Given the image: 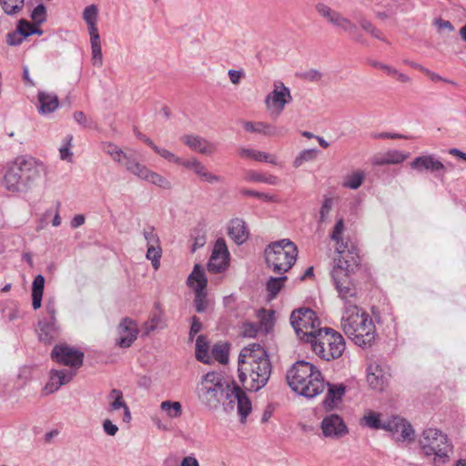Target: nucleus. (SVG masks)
Wrapping results in <instances>:
<instances>
[{
	"label": "nucleus",
	"instance_id": "f03ea898",
	"mask_svg": "<svg viewBox=\"0 0 466 466\" xmlns=\"http://www.w3.org/2000/svg\"><path fill=\"white\" fill-rule=\"evenodd\" d=\"M272 366L266 350L257 343L245 347L238 356V379L249 391L264 388L271 375Z\"/></svg>",
	"mask_w": 466,
	"mask_h": 466
},
{
	"label": "nucleus",
	"instance_id": "cd10ccee",
	"mask_svg": "<svg viewBox=\"0 0 466 466\" xmlns=\"http://www.w3.org/2000/svg\"><path fill=\"white\" fill-rule=\"evenodd\" d=\"M346 391L343 384L328 383V392L323 401L326 410H333L342 400Z\"/></svg>",
	"mask_w": 466,
	"mask_h": 466
},
{
	"label": "nucleus",
	"instance_id": "7c9ffc66",
	"mask_svg": "<svg viewBox=\"0 0 466 466\" xmlns=\"http://www.w3.org/2000/svg\"><path fill=\"white\" fill-rule=\"evenodd\" d=\"M141 179L146 180L163 189H171V182L164 176L147 168Z\"/></svg>",
	"mask_w": 466,
	"mask_h": 466
},
{
	"label": "nucleus",
	"instance_id": "4d7b16f0",
	"mask_svg": "<svg viewBox=\"0 0 466 466\" xmlns=\"http://www.w3.org/2000/svg\"><path fill=\"white\" fill-rule=\"evenodd\" d=\"M161 323V318L158 315H154L147 323H146V333L155 330L159 327Z\"/></svg>",
	"mask_w": 466,
	"mask_h": 466
},
{
	"label": "nucleus",
	"instance_id": "9d476101",
	"mask_svg": "<svg viewBox=\"0 0 466 466\" xmlns=\"http://www.w3.org/2000/svg\"><path fill=\"white\" fill-rule=\"evenodd\" d=\"M289 319L298 338L308 343L322 329L316 313L309 308L293 310Z\"/></svg>",
	"mask_w": 466,
	"mask_h": 466
},
{
	"label": "nucleus",
	"instance_id": "f704fd0d",
	"mask_svg": "<svg viewBox=\"0 0 466 466\" xmlns=\"http://www.w3.org/2000/svg\"><path fill=\"white\" fill-rule=\"evenodd\" d=\"M381 415L375 411H369L366 415L361 419V422L370 428L375 430H383V424H385V420L380 419Z\"/></svg>",
	"mask_w": 466,
	"mask_h": 466
},
{
	"label": "nucleus",
	"instance_id": "a878e982",
	"mask_svg": "<svg viewBox=\"0 0 466 466\" xmlns=\"http://www.w3.org/2000/svg\"><path fill=\"white\" fill-rule=\"evenodd\" d=\"M109 400V406L107 411L112 412L119 409L124 410L123 421L128 423L131 420V412L124 400L123 393L121 390L113 389L107 396Z\"/></svg>",
	"mask_w": 466,
	"mask_h": 466
},
{
	"label": "nucleus",
	"instance_id": "5fc2aeb1",
	"mask_svg": "<svg viewBox=\"0 0 466 466\" xmlns=\"http://www.w3.org/2000/svg\"><path fill=\"white\" fill-rule=\"evenodd\" d=\"M92 52V64L95 66L100 67L103 65V55L101 46H91Z\"/></svg>",
	"mask_w": 466,
	"mask_h": 466
},
{
	"label": "nucleus",
	"instance_id": "c03bdc74",
	"mask_svg": "<svg viewBox=\"0 0 466 466\" xmlns=\"http://www.w3.org/2000/svg\"><path fill=\"white\" fill-rule=\"evenodd\" d=\"M0 3L7 15L15 14L24 5V0H0Z\"/></svg>",
	"mask_w": 466,
	"mask_h": 466
},
{
	"label": "nucleus",
	"instance_id": "bb28decb",
	"mask_svg": "<svg viewBox=\"0 0 466 466\" xmlns=\"http://www.w3.org/2000/svg\"><path fill=\"white\" fill-rule=\"evenodd\" d=\"M39 107L38 113L47 115L54 113L59 106L58 96L54 93L40 91L37 95Z\"/></svg>",
	"mask_w": 466,
	"mask_h": 466
},
{
	"label": "nucleus",
	"instance_id": "3c124183",
	"mask_svg": "<svg viewBox=\"0 0 466 466\" xmlns=\"http://www.w3.org/2000/svg\"><path fill=\"white\" fill-rule=\"evenodd\" d=\"M333 207V199L326 198L319 210V222L323 223L328 218Z\"/></svg>",
	"mask_w": 466,
	"mask_h": 466
},
{
	"label": "nucleus",
	"instance_id": "4be33fe9",
	"mask_svg": "<svg viewBox=\"0 0 466 466\" xmlns=\"http://www.w3.org/2000/svg\"><path fill=\"white\" fill-rule=\"evenodd\" d=\"M76 375L75 371L67 370H51L49 380L44 388L46 394L57 391L60 387L68 383Z\"/></svg>",
	"mask_w": 466,
	"mask_h": 466
},
{
	"label": "nucleus",
	"instance_id": "49530a36",
	"mask_svg": "<svg viewBox=\"0 0 466 466\" xmlns=\"http://www.w3.org/2000/svg\"><path fill=\"white\" fill-rule=\"evenodd\" d=\"M17 32L23 37H27L32 35L33 34H41L42 31L40 29L35 28L32 24L25 20H21L17 26Z\"/></svg>",
	"mask_w": 466,
	"mask_h": 466
},
{
	"label": "nucleus",
	"instance_id": "ddd939ff",
	"mask_svg": "<svg viewBox=\"0 0 466 466\" xmlns=\"http://www.w3.org/2000/svg\"><path fill=\"white\" fill-rule=\"evenodd\" d=\"M291 101L292 96L289 88L283 82L276 81L273 84V90L265 98V105L270 112V116L278 117Z\"/></svg>",
	"mask_w": 466,
	"mask_h": 466
},
{
	"label": "nucleus",
	"instance_id": "37998d69",
	"mask_svg": "<svg viewBox=\"0 0 466 466\" xmlns=\"http://www.w3.org/2000/svg\"><path fill=\"white\" fill-rule=\"evenodd\" d=\"M161 255L162 249L160 246L147 248L146 257L148 260H151L152 266L155 269L159 268Z\"/></svg>",
	"mask_w": 466,
	"mask_h": 466
},
{
	"label": "nucleus",
	"instance_id": "bf43d9fd",
	"mask_svg": "<svg viewBox=\"0 0 466 466\" xmlns=\"http://www.w3.org/2000/svg\"><path fill=\"white\" fill-rule=\"evenodd\" d=\"M201 328H202V324H201L199 319L196 316H193L190 331H189L190 339H193V338L200 331Z\"/></svg>",
	"mask_w": 466,
	"mask_h": 466
},
{
	"label": "nucleus",
	"instance_id": "680f3d73",
	"mask_svg": "<svg viewBox=\"0 0 466 466\" xmlns=\"http://www.w3.org/2000/svg\"><path fill=\"white\" fill-rule=\"evenodd\" d=\"M23 36L18 32L7 34L6 42L9 46H18L23 41Z\"/></svg>",
	"mask_w": 466,
	"mask_h": 466
},
{
	"label": "nucleus",
	"instance_id": "9b49d317",
	"mask_svg": "<svg viewBox=\"0 0 466 466\" xmlns=\"http://www.w3.org/2000/svg\"><path fill=\"white\" fill-rule=\"evenodd\" d=\"M317 12L328 20L333 26L339 28L341 31L348 33L351 35L352 39L356 42H362L361 35H358V27L355 23L344 16L338 11L333 10L329 5L319 3L316 5Z\"/></svg>",
	"mask_w": 466,
	"mask_h": 466
},
{
	"label": "nucleus",
	"instance_id": "f8f14e48",
	"mask_svg": "<svg viewBox=\"0 0 466 466\" xmlns=\"http://www.w3.org/2000/svg\"><path fill=\"white\" fill-rule=\"evenodd\" d=\"M187 282L195 291L194 304L196 311L198 313L204 312L208 305L206 292L208 280L204 268L200 265L196 264Z\"/></svg>",
	"mask_w": 466,
	"mask_h": 466
},
{
	"label": "nucleus",
	"instance_id": "a211bd4d",
	"mask_svg": "<svg viewBox=\"0 0 466 466\" xmlns=\"http://www.w3.org/2000/svg\"><path fill=\"white\" fill-rule=\"evenodd\" d=\"M321 430L328 438H341L349 432L345 422L338 414L326 416L321 421Z\"/></svg>",
	"mask_w": 466,
	"mask_h": 466
},
{
	"label": "nucleus",
	"instance_id": "a18cd8bd",
	"mask_svg": "<svg viewBox=\"0 0 466 466\" xmlns=\"http://www.w3.org/2000/svg\"><path fill=\"white\" fill-rule=\"evenodd\" d=\"M153 150L157 155H159L160 157H162L163 158L167 159L169 162L182 166V163H184V161H185V159H183L179 157H177L175 154H173L169 150H167L166 148L159 147L157 145L154 146Z\"/></svg>",
	"mask_w": 466,
	"mask_h": 466
},
{
	"label": "nucleus",
	"instance_id": "0eeeda50",
	"mask_svg": "<svg viewBox=\"0 0 466 466\" xmlns=\"http://www.w3.org/2000/svg\"><path fill=\"white\" fill-rule=\"evenodd\" d=\"M419 445L427 458H431L434 466H445L450 461L452 444L441 431L429 428L423 431Z\"/></svg>",
	"mask_w": 466,
	"mask_h": 466
},
{
	"label": "nucleus",
	"instance_id": "864d4df0",
	"mask_svg": "<svg viewBox=\"0 0 466 466\" xmlns=\"http://www.w3.org/2000/svg\"><path fill=\"white\" fill-rule=\"evenodd\" d=\"M31 17L34 21L38 24L43 23L46 20V7L40 4L32 12Z\"/></svg>",
	"mask_w": 466,
	"mask_h": 466
},
{
	"label": "nucleus",
	"instance_id": "13d9d810",
	"mask_svg": "<svg viewBox=\"0 0 466 466\" xmlns=\"http://www.w3.org/2000/svg\"><path fill=\"white\" fill-rule=\"evenodd\" d=\"M103 430L109 436H115L118 431V427L110 420L106 419L103 422Z\"/></svg>",
	"mask_w": 466,
	"mask_h": 466
},
{
	"label": "nucleus",
	"instance_id": "5701e85b",
	"mask_svg": "<svg viewBox=\"0 0 466 466\" xmlns=\"http://www.w3.org/2000/svg\"><path fill=\"white\" fill-rule=\"evenodd\" d=\"M181 141L190 149L203 155H212L216 150V146L207 139L195 135H184Z\"/></svg>",
	"mask_w": 466,
	"mask_h": 466
},
{
	"label": "nucleus",
	"instance_id": "393cba45",
	"mask_svg": "<svg viewBox=\"0 0 466 466\" xmlns=\"http://www.w3.org/2000/svg\"><path fill=\"white\" fill-rule=\"evenodd\" d=\"M228 233L230 238L238 245L243 244L248 238L246 222L238 218L230 220Z\"/></svg>",
	"mask_w": 466,
	"mask_h": 466
},
{
	"label": "nucleus",
	"instance_id": "052dcab7",
	"mask_svg": "<svg viewBox=\"0 0 466 466\" xmlns=\"http://www.w3.org/2000/svg\"><path fill=\"white\" fill-rule=\"evenodd\" d=\"M424 74H426L430 79L433 82H437V81H443V82H446V83H449V84H451L453 86H456L457 84L452 81V80H450V79H446V78H443L442 76H441L440 75L429 70L428 68L425 67L424 71L422 72Z\"/></svg>",
	"mask_w": 466,
	"mask_h": 466
},
{
	"label": "nucleus",
	"instance_id": "c756f323",
	"mask_svg": "<svg viewBox=\"0 0 466 466\" xmlns=\"http://www.w3.org/2000/svg\"><path fill=\"white\" fill-rule=\"evenodd\" d=\"M121 164L126 167L127 171L137 176L140 179L147 168L145 165L138 162L135 153H127V157H124V160Z\"/></svg>",
	"mask_w": 466,
	"mask_h": 466
},
{
	"label": "nucleus",
	"instance_id": "8fccbe9b",
	"mask_svg": "<svg viewBox=\"0 0 466 466\" xmlns=\"http://www.w3.org/2000/svg\"><path fill=\"white\" fill-rule=\"evenodd\" d=\"M73 118L84 128H91L94 125L92 118L87 116L83 111H76L73 114Z\"/></svg>",
	"mask_w": 466,
	"mask_h": 466
},
{
	"label": "nucleus",
	"instance_id": "72a5a7b5",
	"mask_svg": "<svg viewBox=\"0 0 466 466\" xmlns=\"http://www.w3.org/2000/svg\"><path fill=\"white\" fill-rule=\"evenodd\" d=\"M245 179L249 182H260L268 185H277L279 181L274 175H267L256 171L247 172Z\"/></svg>",
	"mask_w": 466,
	"mask_h": 466
},
{
	"label": "nucleus",
	"instance_id": "c85d7f7f",
	"mask_svg": "<svg viewBox=\"0 0 466 466\" xmlns=\"http://www.w3.org/2000/svg\"><path fill=\"white\" fill-rule=\"evenodd\" d=\"M45 288V278L38 274L35 277L32 283V306L34 309H38L42 305V298Z\"/></svg>",
	"mask_w": 466,
	"mask_h": 466
},
{
	"label": "nucleus",
	"instance_id": "ea45409f",
	"mask_svg": "<svg viewBox=\"0 0 466 466\" xmlns=\"http://www.w3.org/2000/svg\"><path fill=\"white\" fill-rule=\"evenodd\" d=\"M103 149L107 155L111 157L114 161L119 164H121L124 160V157H127V152H124L117 146L112 143L104 145Z\"/></svg>",
	"mask_w": 466,
	"mask_h": 466
},
{
	"label": "nucleus",
	"instance_id": "338daca9",
	"mask_svg": "<svg viewBox=\"0 0 466 466\" xmlns=\"http://www.w3.org/2000/svg\"><path fill=\"white\" fill-rule=\"evenodd\" d=\"M243 76V73L238 70H233L230 69L228 71V76L232 84L237 85L239 83L241 77Z\"/></svg>",
	"mask_w": 466,
	"mask_h": 466
},
{
	"label": "nucleus",
	"instance_id": "6e6d98bb",
	"mask_svg": "<svg viewBox=\"0 0 466 466\" xmlns=\"http://www.w3.org/2000/svg\"><path fill=\"white\" fill-rule=\"evenodd\" d=\"M302 77L311 82H317L322 78V73L317 69H309L302 74Z\"/></svg>",
	"mask_w": 466,
	"mask_h": 466
},
{
	"label": "nucleus",
	"instance_id": "de8ad7c7",
	"mask_svg": "<svg viewBox=\"0 0 466 466\" xmlns=\"http://www.w3.org/2000/svg\"><path fill=\"white\" fill-rule=\"evenodd\" d=\"M143 235L147 242V248L160 246L159 238L155 233V228L153 227H147L144 228Z\"/></svg>",
	"mask_w": 466,
	"mask_h": 466
},
{
	"label": "nucleus",
	"instance_id": "423d86ee",
	"mask_svg": "<svg viewBox=\"0 0 466 466\" xmlns=\"http://www.w3.org/2000/svg\"><path fill=\"white\" fill-rule=\"evenodd\" d=\"M287 381L292 390L306 398H314L325 389L320 371L305 360H299L292 365L287 372Z\"/></svg>",
	"mask_w": 466,
	"mask_h": 466
},
{
	"label": "nucleus",
	"instance_id": "774afa93",
	"mask_svg": "<svg viewBox=\"0 0 466 466\" xmlns=\"http://www.w3.org/2000/svg\"><path fill=\"white\" fill-rule=\"evenodd\" d=\"M181 466H199V464L196 458L187 456L183 459Z\"/></svg>",
	"mask_w": 466,
	"mask_h": 466
},
{
	"label": "nucleus",
	"instance_id": "58836bf2",
	"mask_svg": "<svg viewBox=\"0 0 466 466\" xmlns=\"http://www.w3.org/2000/svg\"><path fill=\"white\" fill-rule=\"evenodd\" d=\"M161 409L170 418H178L182 414V406L178 401L165 400L161 403Z\"/></svg>",
	"mask_w": 466,
	"mask_h": 466
},
{
	"label": "nucleus",
	"instance_id": "4c0bfd02",
	"mask_svg": "<svg viewBox=\"0 0 466 466\" xmlns=\"http://www.w3.org/2000/svg\"><path fill=\"white\" fill-rule=\"evenodd\" d=\"M287 279V277H279L273 278L271 277L267 282V290L268 292V296L270 299L276 298L278 293L280 291L283 287L284 281Z\"/></svg>",
	"mask_w": 466,
	"mask_h": 466
},
{
	"label": "nucleus",
	"instance_id": "412c9836",
	"mask_svg": "<svg viewBox=\"0 0 466 466\" xmlns=\"http://www.w3.org/2000/svg\"><path fill=\"white\" fill-rule=\"evenodd\" d=\"M390 374L380 365L370 364L368 368L367 381L370 388L382 391L388 386Z\"/></svg>",
	"mask_w": 466,
	"mask_h": 466
},
{
	"label": "nucleus",
	"instance_id": "aec40b11",
	"mask_svg": "<svg viewBox=\"0 0 466 466\" xmlns=\"http://www.w3.org/2000/svg\"><path fill=\"white\" fill-rule=\"evenodd\" d=\"M344 231V222H343V219H339L334 228H333V231L331 233V239L336 241V251H337V256L334 258H341L342 259V257L343 258L345 259L346 258V253H358L359 254V251H358V248L352 244V243H349L348 241H344L341 238L342 236V233Z\"/></svg>",
	"mask_w": 466,
	"mask_h": 466
},
{
	"label": "nucleus",
	"instance_id": "6ab92c4d",
	"mask_svg": "<svg viewBox=\"0 0 466 466\" xmlns=\"http://www.w3.org/2000/svg\"><path fill=\"white\" fill-rule=\"evenodd\" d=\"M117 334L116 345L120 348H128L137 338V325L132 319L125 318L117 326Z\"/></svg>",
	"mask_w": 466,
	"mask_h": 466
},
{
	"label": "nucleus",
	"instance_id": "20e7f679",
	"mask_svg": "<svg viewBox=\"0 0 466 466\" xmlns=\"http://www.w3.org/2000/svg\"><path fill=\"white\" fill-rule=\"evenodd\" d=\"M44 169L43 163L34 157H17L8 167L4 185L10 192H26L41 178Z\"/></svg>",
	"mask_w": 466,
	"mask_h": 466
},
{
	"label": "nucleus",
	"instance_id": "1a4fd4ad",
	"mask_svg": "<svg viewBox=\"0 0 466 466\" xmlns=\"http://www.w3.org/2000/svg\"><path fill=\"white\" fill-rule=\"evenodd\" d=\"M297 247L289 239L273 242L265 249L268 268L277 274L288 271L296 261Z\"/></svg>",
	"mask_w": 466,
	"mask_h": 466
},
{
	"label": "nucleus",
	"instance_id": "79ce46f5",
	"mask_svg": "<svg viewBox=\"0 0 466 466\" xmlns=\"http://www.w3.org/2000/svg\"><path fill=\"white\" fill-rule=\"evenodd\" d=\"M83 19L86 25L91 24H97L98 20V7L96 5H87L83 11Z\"/></svg>",
	"mask_w": 466,
	"mask_h": 466
},
{
	"label": "nucleus",
	"instance_id": "c9c22d12",
	"mask_svg": "<svg viewBox=\"0 0 466 466\" xmlns=\"http://www.w3.org/2000/svg\"><path fill=\"white\" fill-rule=\"evenodd\" d=\"M212 357L221 364L228 363V347L225 343H217L211 350Z\"/></svg>",
	"mask_w": 466,
	"mask_h": 466
},
{
	"label": "nucleus",
	"instance_id": "f3484780",
	"mask_svg": "<svg viewBox=\"0 0 466 466\" xmlns=\"http://www.w3.org/2000/svg\"><path fill=\"white\" fill-rule=\"evenodd\" d=\"M410 167L418 172L429 171L434 173L436 177L442 175L446 167L442 162L437 159L433 155H423L415 157L410 162Z\"/></svg>",
	"mask_w": 466,
	"mask_h": 466
},
{
	"label": "nucleus",
	"instance_id": "b1692460",
	"mask_svg": "<svg viewBox=\"0 0 466 466\" xmlns=\"http://www.w3.org/2000/svg\"><path fill=\"white\" fill-rule=\"evenodd\" d=\"M182 166L187 169H191L201 180L208 183H216L221 180V177L208 172L207 167L196 157L185 159Z\"/></svg>",
	"mask_w": 466,
	"mask_h": 466
},
{
	"label": "nucleus",
	"instance_id": "4468645a",
	"mask_svg": "<svg viewBox=\"0 0 466 466\" xmlns=\"http://www.w3.org/2000/svg\"><path fill=\"white\" fill-rule=\"evenodd\" d=\"M54 361L78 369L83 364L84 353L67 345H56L51 352Z\"/></svg>",
	"mask_w": 466,
	"mask_h": 466
},
{
	"label": "nucleus",
	"instance_id": "603ef678",
	"mask_svg": "<svg viewBox=\"0 0 466 466\" xmlns=\"http://www.w3.org/2000/svg\"><path fill=\"white\" fill-rule=\"evenodd\" d=\"M238 153H239L240 157H242L251 158L253 160L260 162V157H261L262 151H258V150L252 149V148L240 147L238 149Z\"/></svg>",
	"mask_w": 466,
	"mask_h": 466
},
{
	"label": "nucleus",
	"instance_id": "f257e3e1",
	"mask_svg": "<svg viewBox=\"0 0 466 466\" xmlns=\"http://www.w3.org/2000/svg\"><path fill=\"white\" fill-rule=\"evenodd\" d=\"M197 394L201 404L210 410H218L220 405H223L226 412H231L236 408L241 422H245L251 411V402L244 390L218 372L205 374L197 387Z\"/></svg>",
	"mask_w": 466,
	"mask_h": 466
},
{
	"label": "nucleus",
	"instance_id": "0e129e2a",
	"mask_svg": "<svg viewBox=\"0 0 466 466\" xmlns=\"http://www.w3.org/2000/svg\"><path fill=\"white\" fill-rule=\"evenodd\" d=\"M360 26L367 33L370 35L371 31L375 27L372 23L365 17H360L359 20Z\"/></svg>",
	"mask_w": 466,
	"mask_h": 466
},
{
	"label": "nucleus",
	"instance_id": "7ed1b4c3",
	"mask_svg": "<svg viewBox=\"0 0 466 466\" xmlns=\"http://www.w3.org/2000/svg\"><path fill=\"white\" fill-rule=\"evenodd\" d=\"M360 262V255L354 252L346 253L345 259L343 258L333 259L330 275L338 296L344 303V308L359 302L360 291L352 276L359 268Z\"/></svg>",
	"mask_w": 466,
	"mask_h": 466
},
{
	"label": "nucleus",
	"instance_id": "a19ab883",
	"mask_svg": "<svg viewBox=\"0 0 466 466\" xmlns=\"http://www.w3.org/2000/svg\"><path fill=\"white\" fill-rule=\"evenodd\" d=\"M317 157L316 149H305L301 151L299 156L294 159L293 166L299 167L305 162H309L315 159Z\"/></svg>",
	"mask_w": 466,
	"mask_h": 466
},
{
	"label": "nucleus",
	"instance_id": "2eb2a0df",
	"mask_svg": "<svg viewBox=\"0 0 466 466\" xmlns=\"http://www.w3.org/2000/svg\"><path fill=\"white\" fill-rule=\"evenodd\" d=\"M383 430L390 431L396 441L404 442L406 441H412L414 440V430L412 426L399 416H391L385 420Z\"/></svg>",
	"mask_w": 466,
	"mask_h": 466
},
{
	"label": "nucleus",
	"instance_id": "09e8293b",
	"mask_svg": "<svg viewBox=\"0 0 466 466\" xmlns=\"http://www.w3.org/2000/svg\"><path fill=\"white\" fill-rule=\"evenodd\" d=\"M389 164H400L409 157V154L399 150H390L386 153Z\"/></svg>",
	"mask_w": 466,
	"mask_h": 466
},
{
	"label": "nucleus",
	"instance_id": "e433bc0d",
	"mask_svg": "<svg viewBox=\"0 0 466 466\" xmlns=\"http://www.w3.org/2000/svg\"><path fill=\"white\" fill-rule=\"evenodd\" d=\"M364 178H365V174L363 171L359 170V171L353 172L352 174L349 175L346 177V179L343 183V186L345 187H348L350 189H357L362 185Z\"/></svg>",
	"mask_w": 466,
	"mask_h": 466
},
{
	"label": "nucleus",
	"instance_id": "dca6fc26",
	"mask_svg": "<svg viewBox=\"0 0 466 466\" xmlns=\"http://www.w3.org/2000/svg\"><path fill=\"white\" fill-rule=\"evenodd\" d=\"M229 252L223 238H218L214 246L211 257L208 263L209 272L218 273L228 267Z\"/></svg>",
	"mask_w": 466,
	"mask_h": 466
},
{
	"label": "nucleus",
	"instance_id": "69168bd1",
	"mask_svg": "<svg viewBox=\"0 0 466 466\" xmlns=\"http://www.w3.org/2000/svg\"><path fill=\"white\" fill-rule=\"evenodd\" d=\"M370 65L376 68H380V69H382L384 70L387 74L389 75H391V73H396V69L386 65V64H382L380 62H378V61H373L370 63Z\"/></svg>",
	"mask_w": 466,
	"mask_h": 466
},
{
	"label": "nucleus",
	"instance_id": "39448f33",
	"mask_svg": "<svg viewBox=\"0 0 466 466\" xmlns=\"http://www.w3.org/2000/svg\"><path fill=\"white\" fill-rule=\"evenodd\" d=\"M341 329L360 347H370L375 340L376 329L370 316L356 305L344 308Z\"/></svg>",
	"mask_w": 466,
	"mask_h": 466
},
{
	"label": "nucleus",
	"instance_id": "2f4dec72",
	"mask_svg": "<svg viewBox=\"0 0 466 466\" xmlns=\"http://www.w3.org/2000/svg\"><path fill=\"white\" fill-rule=\"evenodd\" d=\"M246 131L250 133H258L264 135H275L274 128L265 122L246 121L243 125Z\"/></svg>",
	"mask_w": 466,
	"mask_h": 466
},
{
	"label": "nucleus",
	"instance_id": "473e14b6",
	"mask_svg": "<svg viewBox=\"0 0 466 466\" xmlns=\"http://www.w3.org/2000/svg\"><path fill=\"white\" fill-rule=\"evenodd\" d=\"M196 358L203 363L210 362V356L208 354V344L204 336L198 337L196 341Z\"/></svg>",
	"mask_w": 466,
	"mask_h": 466
},
{
	"label": "nucleus",
	"instance_id": "e2e57ef3",
	"mask_svg": "<svg viewBox=\"0 0 466 466\" xmlns=\"http://www.w3.org/2000/svg\"><path fill=\"white\" fill-rule=\"evenodd\" d=\"M434 25L439 30L447 29L448 31H452L454 29L450 21L443 20L441 18L436 19L434 21Z\"/></svg>",
	"mask_w": 466,
	"mask_h": 466
},
{
	"label": "nucleus",
	"instance_id": "6e6552de",
	"mask_svg": "<svg viewBox=\"0 0 466 466\" xmlns=\"http://www.w3.org/2000/svg\"><path fill=\"white\" fill-rule=\"evenodd\" d=\"M309 344L315 354L327 361L341 357L346 348L342 335L329 328L319 331Z\"/></svg>",
	"mask_w": 466,
	"mask_h": 466
}]
</instances>
